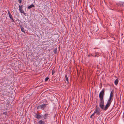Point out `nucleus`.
Listing matches in <instances>:
<instances>
[{"mask_svg": "<svg viewBox=\"0 0 124 124\" xmlns=\"http://www.w3.org/2000/svg\"><path fill=\"white\" fill-rule=\"evenodd\" d=\"M116 5L118 6L124 7V2L122 1H119L118 2L116 3Z\"/></svg>", "mask_w": 124, "mask_h": 124, "instance_id": "6", "label": "nucleus"}, {"mask_svg": "<svg viewBox=\"0 0 124 124\" xmlns=\"http://www.w3.org/2000/svg\"><path fill=\"white\" fill-rule=\"evenodd\" d=\"M35 6L33 4H31L28 7V8L29 9H30L32 7H34Z\"/></svg>", "mask_w": 124, "mask_h": 124, "instance_id": "12", "label": "nucleus"}, {"mask_svg": "<svg viewBox=\"0 0 124 124\" xmlns=\"http://www.w3.org/2000/svg\"><path fill=\"white\" fill-rule=\"evenodd\" d=\"M23 5H20L19 6V10H21L23 9Z\"/></svg>", "mask_w": 124, "mask_h": 124, "instance_id": "16", "label": "nucleus"}, {"mask_svg": "<svg viewBox=\"0 0 124 124\" xmlns=\"http://www.w3.org/2000/svg\"><path fill=\"white\" fill-rule=\"evenodd\" d=\"M55 72V71L54 69H53L52 70V75H53L54 73Z\"/></svg>", "mask_w": 124, "mask_h": 124, "instance_id": "17", "label": "nucleus"}, {"mask_svg": "<svg viewBox=\"0 0 124 124\" xmlns=\"http://www.w3.org/2000/svg\"><path fill=\"white\" fill-rule=\"evenodd\" d=\"M18 2L19 3H21L22 2V0H18Z\"/></svg>", "mask_w": 124, "mask_h": 124, "instance_id": "25", "label": "nucleus"}, {"mask_svg": "<svg viewBox=\"0 0 124 124\" xmlns=\"http://www.w3.org/2000/svg\"><path fill=\"white\" fill-rule=\"evenodd\" d=\"M38 124H46L44 121L42 120H40L38 122Z\"/></svg>", "mask_w": 124, "mask_h": 124, "instance_id": "9", "label": "nucleus"}, {"mask_svg": "<svg viewBox=\"0 0 124 124\" xmlns=\"http://www.w3.org/2000/svg\"><path fill=\"white\" fill-rule=\"evenodd\" d=\"M109 97H110L113 98V95L110 94Z\"/></svg>", "mask_w": 124, "mask_h": 124, "instance_id": "23", "label": "nucleus"}, {"mask_svg": "<svg viewBox=\"0 0 124 124\" xmlns=\"http://www.w3.org/2000/svg\"><path fill=\"white\" fill-rule=\"evenodd\" d=\"M91 55L92 56H94L95 57L97 56V57H98V56H97V54H95L94 56H93L92 54H91Z\"/></svg>", "mask_w": 124, "mask_h": 124, "instance_id": "26", "label": "nucleus"}, {"mask_svg": "<svg viewBox=\"0 0 124 124\" xmlns=\"http://www.w3.org/2000/svg\"><path fill=\"white\" fill-rule=\"evenodd\" d=\"M114 91L113 90L111 92L110 94H112L113 95Z\"/></svg>", "mask_w": 124, "mask_h": 124, "instance_id": "21", "label": "nucleus"}, {"mask_svg": "<svg viewBox=\"0 0 124 124\" xmlns=\"http://www.w3.org/2000/svg\"><path fill=\"white\" fill-rule=\"evenodd\" d=\"M49 79V78L48 77L46 78L45 79V81H47Z\"/></svg>", "mask_w": 124, "mask_h": 124, "instance_id": "18", "label": "nucleus"}, {"mask_svg": "<svg viewBox=\"0 0 124 124\" xmlns=\"http://www.w3.org/2000/svg\"><path fill=\"white\" fill-rule=\"evenodd\" d=\"M57 48H55L54 50V54H56L57 53Z\"/></svg>", "mask_w": 124, "mask_h": 124, "instance_id": "14", "label": "nucleus"}, {"mask_svg": "<svg viewBox=\"0 0 124 124\" xmlns=\"http://www.w3.org/2000/svg\"><path fill=\"white\" fill-rule=\"evenodd\" d=\"M22 13H23L24 15H25L26 14V13H24V12H22Z\"/></svg>", "mask_w": 124, "mask_h": 124, "instance_id": "27", "label": "nucleus"}, {"mask_svg": "<svg viewBox=\"0 0 124 124\" xmlns=\"http://www.w3.org/2000/svg\"><path fill=\"white\" fill-rule=\"evenodd\" d=\"M20 27L21 29V31H22L24 33H25V32L24 30V29L23 27L21 25H20Z\"/></svg>", "mask_w": 124, "mask_h": 124, "instance_id": "10", "label": "nucleus"}, {"mask_svg": "<svg viewBox=\"0 0 124 124\" xmlns=\"http://www.w3.org/2000/svg\"><path fill=\"white\" fill-rule=\"evenodd\" d=\"M1 82L3 83V85H4V84H7L8 83V81L7 79H2Z\"/></svg>", "mask_w": 124, "mask_h": 124, "instance_id": "8", "label": "nucleus"}, {"mask_svg": "<svg viewBox=\"0 0 124 124\" xmlns=\"http://www.w3.org/2000/svg\"><path fill=\"white\" fill-rule=\"evenodd\" d=\"M94 48V49H95V48Z\"/></svg>", "mask_w": 124, "mask_h": 124, "instance_id": "31", "label": "nucleus"}, {"mask_svg": "<svg viewBox=\"0 0 124 124\" xmlns=\"http://www.w3.org/2000/svg\"><path fill=\"white\" fill-rule=\"evenodd\" d=\"M100 108L97 105L95 107V109L94 113H96L98 115H99L100 113Z\"/></svg>", "mask_w": 124, "mask_h": 124, "instance_id": "4", "label": "nucleus"}, {"mask_svg": "<svg viewBox=\"0 0 124 124\" xmlns=\"http://www.w3.org/2000/svg\"><path fill=\"white\" fill-rule=\"evenodd\" d=\"M105 95V89L103 88L100 93L99 97L100 99L99 107H102L104 103V98Z\"/></svg>", "mask_w": 124, "mask_h": 124, "instance_id": "1", "label": "nucleus"}, {"mask_svg": "<svg viewBox=\"0 0 124 124\" xmlns=\"http://www.w3.org/2000/svg\"><path fill=\"white\" fill-rule=\"evenodd\" d=\"M25 24V26H25V27H27V24Z\"/></svg>", "mask_w": 124, "mask_h": 124, "instance_id": "28", "label": "nucleus"}, {"mask_svg": "<svg viewBox=\"0 0 124 124\" xmlns=\"http://www.w3.org/2000/svg\"><path fill=\"white\" fill-rule=\"evenodd\" d=\"M47 105V104H46L39 105L37 107V109H43L46 107V105Z\"/></svg>", "mask_w": 124, "mask_h": 124, "instance_id": "3", "label": "nucleus"}, {"mask_svg": "<svg viewBox=\"0 0 124 124\" xmlns=\"http://www.w3.org/2000/svg\"><path fill=\"white\" fill-rule=\"evenodd\" d=\"M113 99V98L109 97V99L108 100L107 102V104L105 106V107H104V103L103 104V106L102 107H100V108L106 111L107 110L108 108V107L110 106L111 103L112 102Z\"/></svg>", "mask_w": 124, "mask_h": 124, "instance_id": "2", "label": "nucleus"}, {"mask_svg": "<svg viewBox=\"0 0 124 124\" xmlns=\"http://www.w3.org/2000/svg\"><path fill=\"white\" fill-rule=\"evenodd\" d=\"M7 11L9 16V17L11 19V22H15V21L13 19V16L11 14L10 12L8 10H7Z\"/></svg>", "mask_w": 124, "mask_h": 124, "instance_id": "5", "label": "nucleus"}, {"mask_svg": "<svg viewBox=\"0 0 124 124\" xmlns=\"http://www.w3.org/2000/svg\"><path fill=\"white\" fill-rule=\"evenodd\" d=\"M95 114V113L94 112L90 116V118L92 117V116H93Z\"/></svg>", "mask_w": 124, "mask_h": 124, "instance_id": "22", "label": "nucleus"}, {"mask_svg": "<svg viewBox=\"0 0 124 124\" xmlns=\"http://www.w3.org/2000/svg\"><path fill=\"white\" fill-rule=\"evenodd\" d=\"M65 78L66 80L67 81V84H68L69 83V81H68V78L67 77V75H65Z\"/></svg>", "mask_w": 124, "mask_h": 124, "instance_id": "13", "label": "nucleus"}, {"mask_svg": "<svg viewBox=\"0 0 124 124\" xmlns=\"http://www.w3.org/2000/svg\"><path fill=\"white\" fill-rule=\"evenodd\" d=\"M2 114L4 115H6L7 114V113L6 112H3L2 113Z\"/></svg>", "mask_w": 124, "mask_h": 124, "instance_id": "20", "label": "nucleus"}, {"mask_svg": "<svg viewBox=\"0 0 124 124\" xmlns=\"http://www.w3.org/2000/svg\"><path fill=\"white\" fill-rule=\"evenodd\" d=\"M97 53H97H97H96V52H95V54H97Z\"/></svg>", "mask_w": 124, "mask_h": 124, "instance_id": "29", "label": "nucleus"}, {"mask_svg": "<svg viewBox=\"0 0 124 124\" xmlns=\"http://www.w3.org/2000/svg\"><path fill=\"white\" fill-rule=\"evenodd\" d=\"M48 114H46L43 115V118L44 119H47L48 117Z\"/></svg>", "mask_w": 124, "mask_h": 124, "instance_id": "11", "label": "nucleus"}, {"mask_svg": "<svg viewBox=\"0 0 124 124\" xmlns=\"http://www.w3.org/2000/svg\"><path fill=\"white\" fill-rule=\"evenodd\" d=\"M19 10L21 13H22V12H24L23 9Z\"/></svg>", "mask_w": 124, "mask_h": 124, "instance_id": "19", "label": "nucleus"}, {"mask_svg": "<svg viewBox=\"0 0 124 124\" xmlns=\"http://www.w3.org/2000/svg\"><path fill=\"white\" fill-rule=\"evenodd\" d=\"M34 117L37 119L40 118L42 117V116L40 115L39 114L35 113Z\"/></svg>", "mask_w": 124, "mask_h": 124, "instance_id": "7", "label": "nucleus"}, {"mask_svg": "<svg viewBox=\"0 0 124 124\" xmlns=\"http://www.w3.org/2000/svg\"><path fill=\"white\" fill-rule=\"evenodd\" d=\"M118 80L117 79H116L114 82V83L116 85H117L118 84Z\"/></svg>", "mask_w": 124, "mask_h": 124, "instance_id": "15", "label": "nucleus"}, {"mask_svg": "<svg viewBox=\"0 0 124 124\" xmlns=\"http://www.w3.org/2000/svg\"><path fill=\"white\" fill-rule=\"evenodd\" d=\"M87 53H88V51H87Z\"/></svg>", "mask_w": 124, "mask_h": 124, "instance_id": "30", "label": "nucleus"}, {"mask_svg": "<svg viewBox=\"0 0 124 124\" xmlns=\"http://www.w3.org/2000/svg\"><path fill=\"white\" fill-rule=\"evenodd\" d=\"M43 102H45L46 103H47L48 102L47 100H44V101H43Z\"/></svg>", "mask_w": 124, "mask_h": 124, "instance_id": "24", "label": "nucleus"}]
</instances>
